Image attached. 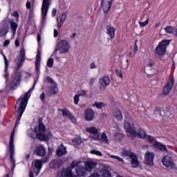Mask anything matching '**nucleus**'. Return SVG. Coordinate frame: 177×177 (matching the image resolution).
I'll return each instance as SVG.
<instances>
[{"label":"nucleus","mask_w":177,"mask_h":177,"mask_svg":"<svg viewBox=\"0 0 177 177\" xmlns=\"http://www.w3.org/2000/svg\"><path fill=\"white\" fill-rule=\"evenodd\" d=\"M37 85V81H35L33 86L30 88L28 92L23 94L19 100L17 101V104L15 105V111L18 113V117L17 118V122L15 124V127H17L20 122V120H21V117L26 110V107H27V104L28 103V99H30V93L34 91V87Z\"/></svg>","instance_id":"obj_1"},{"label":"nucleus","mask_w":177,"mask_h":177,"mask_svg":"<svg viewBox=\"0 0 177 177\" xmlns=\"http://www.w3.org/2000/svg\"><path fill=\"white\" fill-rule=\"evenodd\" d=\"M28 136L32 139H39V140H49L52 139V133H46V127L43 123H39L38 128L30 129L28 131Z\"/></svg>","instance_id":"obj_2"},{"label":"nucleus","mask_w":177,"mask_h":177,"mask_svg":"<svg viewBox=\"0 0 177 177\" xmlns=\"http://www.w3.org/2000/svg\"><path fill=\"white\" fill-rule=\"evenodd\" d=\"M124 130L128 138L133 139L134 138H141V139H146L147 135L145 131L141 129H136L133 124H131L127 120L124 121Z\"/></svg>","instance_id":"obj_3"},{"label":"nucleus","mask_w":177,"mask_h":177,"mask_svg":"<svg viewBox=\"0 0 177 177\" xmlns=\"http://www.w3.org/2000/svg\"><path fill=\"white\" fill-rule=\"evenodd\" d=\"M70 49H71L70 41L66 39H61L59 42L57 44L56 48L51 56H55L57 62H60V57L57 56V52H59V55H64L68 53Z\"/></svg>","instance_id":"obj_4"},{"label":"nucleus","mask_w":177,"mask_h":177,"mask_svg":"<svg viewBox=\"0 0 177 177\" xmlns=\"http://www.w3.org/2000/svg\"><path fill=\"white\" fill-rule=\"evenodd\" d=\"M9 26H10L11 31L13 36L16 35L17 30V24L13 21L3 20L0 26V37H6L9 32Z\"/></svg>","instance_id":"obj_5"},{"label":"nucleus","mask_w":177,"mask_h":177,"mask_svg":"<svg viewBox=\"0 0 177 177\" xmlns=\"http://www.w3.org/2000/svg\"><path fill=\"white\" fill-rule=\"evenodd\" d=\"M14 141H15V129L11 133L10 136V141H9V154H10V162L11 164V169L13 171L15 169V167H16V160H15V145H14Z\"/></svg>","instance_id":"obj_6"},{"label":"nucleus","mask_w":177,"mask_h":177,"mask_svg":"<svg viewBox=\"0 0 177 177\" xmlns=\"http://www.w3.org/2000/svg\"><path fill=\"white\" fill-rule=\"evenodd\" d=\"M111 167L109 165H101L100 167V171L95 170V171L91 174L88 177H111Z\"/></svg>","instance_id":"obj_7"},{"label":"nucleus","mask_w":177,"mask_h":177,"mask_svg":"<svg viewBox=\"0 0 177 177\" xmlns=\"http://www.w3.org/2000/svg\"><path fill=\"white\" fill-rule=\"evenodd\" d=\"M122 157H129L131 160V164L132 165V168H138L139 165V162L138 161V157L135 153H132L131 150L123 149L121 153Z\"/></svg>","instance_id":"obj_8"},{"label":"nucleus","mask_w":177,"mask_h":177,"mask_svg":"<svg viewBox=\"0 0 177 177\" xmlns=\"http://www.w3.org/2000/svg\"><path fill=\"white\" fill-rule=\"evenodd\" d=\"M170 42L171 41L168 39H165L159 42L158 45L156 48V52L157 55H158L159 56H163V55H165V52H167V46L169 45Z\"/></svg>","instance_id":"obj_9"},{"label":"nucleus","mask_w":177,"mask_h":177,"mask_svg":"<svg viewBox=\"0 0 177 177\" xmlns=\"http://www.w3.org/2000/svg\"><path fill=\"white\" fill-rule=\"evenodd\" d=\"M86 131L90 133L88 138L91 140H95L99 139V134L100 133V129L96 128L95 126L87 127Z\"/></svg>","instance_id":"obj_10"},{"label":"nucleus","mask_w":177,"mask_h":177,"mask_svg":"<svg viewBox=\"0 0 177 177\" xmlns=\"http://www.w3.org/2000/svg\"><path fill=\"white\" fill-rule=\"evenodd\" d=\"M49 161V158L48 156H46L41 160H35L33 161L35 164V167L36 169H34L33 173H35V176H38V174L41 171V169H42V164H45V162H48Z\"/></svg>","instance_id":"obj_11"},{"label":"nucleus","mask_w":177,"mask_h":177,"mask_svg":"<svg viewBox=\"0 0 177 177\" xmlns=\"http://www.w3.org/2000/svg\"><path fill=\"white\" fill-rule=\"evenodd\" d=\"M50 6V0H43L41 6V21L45 23L49 6Z\"/></svg>","instance_id":"obj_12"},{"label":"nucleus","mask_w":177,"mask_h":177,"mask_svg":"<svg viewBox=\"0 0 177 177\" xmlns=\"http://www.w3.org/2000/svg\"><path fill=\"white\" fill-rule=\"evenodd\" d=\"M68 161V158H64L62 159H55L50 162L49 167L52 169H57V168H60L63 165L64 162Z\"/></svg>","instance_id":"obj_13"},{"label":"nucleus","mask_w":177,"mask_h":177,"mask_svg":"<svg viewBox=\"0 0 177 177\" xmlns=\"http://www.w3.org/2000/svg\"><path fill=\"white\" fill-rule=\"evenodd\" d=\"M162 164L165 168H170V169H175V163L172 161V158L169 156H165L162 159Z\"/></svg>","instance_id":"obj_14"},{"label":"nucleus","mask_w":177,"mask_h":177,"mask_svg":"<svg viewBox=\"0 0 177 177\" xmlns=\"http://www.w3.org/2000/svg\"><path fill=\"white\" fill-rule=\"evenodd\" d=\"M20 80H21V72H18L15 73V75L12 77L11 82H10V88L11 89H14L15 87L17 86L19 84H20Z\"/></svg>","instance_id":"obj_15"},{"label":"nucleus","mask_w":177,"mask_h":177,"mask_svg":"<svg viewBox=\"0 0 177 177\" xmlns=\"http://www.w3.org/2000/svg\"><path fill=\"white\" fill-rule=\"evenodd\" d=\"M99 85L100 91H106V87L110 85V77L104 76L99 80Z\"/></svg>","instance_id":"obj_16"},{"label":"nucleus","mask_w":177,"mask_h":177,"mask_svg":"<svg viewBox=\"0 0 177 177\" xmlns=\"http://www.w3.org/2000/svg\"><path fill=\"white\" fill-rule=\"evenodd\" d=\"M174 80L172 79H169L166 85L163 87L162 95H167L169 94V92L172 91L174 88Z\"/></svg>","instance_id":"obj_17"},{"label":"nucleus","mask_w":177,"mask_h":177,"mask_svg":"<svg viewBox=\"0 0 177 177\" xmlns=\"http://www.w3.org/2000/svg\"><path fill=\"white\" fill-rule=\"evenodd\" d=\"M154 153L148 151L145 155V162L147 165L153 166L154 161Z\"/></svg>","instance_id":"obj_18"},{"label":"nucleus","mask_w":177,"mask_h":177,"mask_svg":"<svg viewBox=\"0 0 177 177\" xmlns=\"http://www.w3.org/2000/svg\"><path fill=\"white\" fill-rule=\"evenodd\" d=\"M58 111H61L63 117H66L71 121L73 124H77V118L74 117L66 109H58Z\"/></svg>","instance_id":"obj_19"},{"label":"nucleus","mask_w":177,"mask_h":177,"mask_svg":"<svg viewBox=\"0 0 177 177\" xmlns=\"http://www.w3.org/2000/svg\"><path fill=\"white\" fill-rule=\"evenodd\" d=\"M26 60V50L22 48L20 51V55L17 60V69L21 68L23 67V64H24V62Z\"/></svg>","instance_id":"obj_20"},{"label":"nucleus","mask_w":177,"mask_h":177,"mask_svg":"<svg viewBox=\"0 0 177 177\" xmlns=\"http://www.w3.org/2000/svg\"><path fill=\"white\" fill-rule=\"evenodd\" d=\"M35 154L39 157H44L46 156V148L42 145H39L35 147Z\"/></svg>","instance_id":"obj_21"},{"label":"nucleus","mask_w":177,"mask_h":177,"mask_svg":"<svg viewBox=\"0 0 177 177\" xmlns=\"http://www.w3.org/2000/svg\"><path fill=\"white\" fill-rule=\"evenodd\" d=\"M2 56L3 57L4 60V78L6 80V84H8L9 82V71H8V68H9V63L8 62V59L6 58V56L3 53H2Z\"/></svg>","instance_id":"obj_22"},{"label":"nucleus","mask_w":177,"mask_h":177,"mask_svg":"<svg viewBox=\"0 0 177 177\" xmlns=\"http://www.w3.org/2000/svg\"><path fill=\"white\" fill-rule=\"evenodd\" d=\"M97 165L96 162H93L92 160H87L84 162V168L87 172H92L94 168Z\"/></svg>","instance_id":"obj_23"},{"label":"nucleus","mask_w":177,"mask_h":177,"mask_svg":"<svg viewBox=\"0 0 177 177\" xmlns=\"http://www.w3.org/2000/svg\"><path fill=\"white\" fill-rule=\"evenodd\" d=\"M35 64V71L37 74H39V71L41 70V53L39 52V50H37Z\"/></svg>","instance_id":"obj_24"},{"label":"nucleus","mask_w":177,"mask_h":177,"mask_svg":"<svg viewBox=\"0 0 177 177\" xmlns=\"http://www.w3.org/2000/svg\"><path fill=\"white\" fill-rule=\"evenodd\" d=\"M96 142H102V143H104V145H109V138L107 137V134L106 132L100 133L98 134V139L94 140Z\"/></svg>","instance_id":"obj_25"},{"label":"nucleus","mask_w":177,"mask_h":177,"mask_svg":"<svg viewBox=\"0 0 177 177\" xmlns=\"http://www.w3.org/2000/svg\"><path fill=\"white\" fill-rule=\"evenodd\" d=\"M113 2L107 1L106 0H102V10L104 13H107L109 12L110 9L111 8V4Z\"/></svg>","instance_id":"obj_26"},{"label":"nucleus","mask_w":177,"mask_h":177,"mask_svg":"<svg viewBox=\"0 0 177 177\" xmlns=\"http://www.w3.org/2000/svg\"><path fill=\"white\" fill-rule=\"evenodd\" d=\"M95 118V111L91 109L85 111V120L86 121H92Z\"/></svg>","instance_id":"obj_27"},{"label":"nucleus","mask_w":177,"mask_h":177,"mask_svg":"<svg viewBox=\"0 0 177 177\" xmlns=\"http://www.w3.org/2000/svg\"><path fill=\"white\" fill-rule=\"evenodd\" d=\"M112 115L114 117V118H116V120H122L124 118L122 116V113L121 111L117 108L114 109L112 111Z\"/></svg>","instance_id":"obj_28"},{"label":"nucleus","mask_w":177,"mask_h":177,"mask_svg":"<svg viewBox=\"0 0 177 177\" xmlns=\"http://www.w3.org/2000/svg\"><path fill=\"white\" fill-rule=\"evenodd\" d=\"M86 172H88V171L84 166H78L76 168V174L77 176H85V175H86Z\"/></svg>","instance_id":"obj_29"},{"label":"nucleus","mask_w":177,"mask_h":177,"mask_svg":"<svg viewBox=\"0 0 177 177\" xmlns=\"http://www.w3.org/2000/svg\"><path fill=\"white\" fill-rule=\"evenodd\" d=\"M153 146V147H155V149L161 150V151H168V149H167V146H165V145H163L162 143L158 141H155Z\"/></svg>","instance_id":"obj_30"},{"label":"nucleus","mask_w":177,"mask_h":177,"mask_svg":"<svg viewBox=\"0 0 177 177\" xmlns=\"http://www.w3.org/2000/svg\"><path fill=\"white\" fill-rule=\"evenodd\" d=\"M106 34L111 38V39H114L115 37V28L110 26H106Z\"/></svg>","instance_id":"obj_31"},{"label":"nucleus","mask_w":177,"mask_h":177,"mask_svg":"<svg viewBox=\"0 0 177 177\" xmlns=\"http://www.w3.org/2000/svg\"><path fill=\"white\" fill-rule=\"evenodd\" d=\"M57 154L62 157V156H64V154H67V148H66L64 145H61L58 147L57 150Z\"/></svg>","instance_id":"obj_32"},{"label":"nucleus","mask_w":177,"mask_h":177,"mask_svg":"<svg viewBox=\"0 0 177 177\" xmlns=\"http://www.w3.org/2000/svg\"><path fill=\"white\" fill-rule=\"evenodd\" d=\"M49 92L50 95H55L59 92V88H57V84L53 83L50 85Z\"/></svg>","instance_id":"obj_33"},{"label":"nucleus","mask_w":177,"mask_h":177,"mask_svg":"<svg viewBox=\"0 0 177 177\" xmlns=\"http://www.w3.org/2000/svg\"><path fill=\"white\" fill-rule=\"evenodd\" d=\"M154 67H156L154 61L149 59L146 64V68H148V70H150V68H152L153 71H156V69L154 68Z\"/></svg>","instance_id":"obj_34"},{"label":"nucleus","mask_w":177,"mask_h":177,"mask_svg":"<svg viewBox=\"0 0 177 177\" xmlns=\"http://www.w3.org/2000/svg\"><path fill=\"white\" fill-rule=\"evenodd\" d=\"M86 95V92L85 91H82L79 95H76L74 97V103L75 104H77L80 102V96H85Z\"/></svg>","instance_id":"obj_35"},{"label":"nucleus","mask_w":177,"mask_h":177,"mask_svg":"<svg viewBox=\"0 0 177 177\" xmlns=\"http://www.w3.org/2000/svg\"><path fill=\"white\" fill-rule=\"evenodd\" d=\"M106 104L104 102H95L93 104V107H96V109H103L104 107H106Z\"/></svg>","instance_id":"obj_36"},{"label":"nucleus","mask_w":177,"mask_h":177,"mask_svg":"<svg viewBox=\"0 0 177 177\" xmlns=\"http://www.w3.org/2000/svg\"><path fill=\"white\" fill-rule=\"evenodd\" d=\"M72 143L74 146H78V145H81V143H82V138H81V137L75 138L72 140Z\"/></svg>","instance_id":"obj_37"},{"label":"nucleus","mask_w":177,"mask_h":177,"mask_svg":"<svg viewBox=\"0 0 177 177\" xmlns=\"http://www.w3.org/2000/svg\"><path fill=\"white\" fill-rule=\"evenodd\" d=\"M107 156H109V157H110V158H113V160H117V161H119L120 162H124V159H122V158H120L118 156L110 155V153H107Z\"/></svg>","instance_id":"obj_38"},{"label":"nucleus","mask_w":177,"mask_h":177,"mask_svg":"<svg viewBox=\"0 0 177 177\" xmlns=\"http://www.w3.org/2000/svg\"><path fill=\"white\" fill-rule=\"evenodd\" d=\"M81 162H82L81 160H73L71 164V167L73 169V168H75V167H78V165H80Z\"/></svg>","instance_id":"obj_39"},{"label":"nucleus","mask_w":177,"mask_h":177,"mask_svg":"<svg viewBox=\"0 0 177 177\" xmlns=\"http://www.w3.org/2000/svg\"><path fill=\"white\" fill-rule=\"evenodd\" d=\"M91 154H94L95 156H97L98 157H102L103 156V153L96 149L91 150Z\"/></svg>","instance_id":"obj_40"},{"label":"nucleus","mask_w":177,"mask_h":177,"mask_svg":"<svg viewBox=\"0 0 177 177\" xmlns=\"http://www.w3.org/2000/svg\"><path fill=\"white\" fill-rule=\"evenodd\" d=\"M165 32H167V34H172V32H174V27L167 26L165 28Z\"/></svg>","instance_id":"obj_41"},{"label":"nucleus","mask_w":177,"mask_h":177,"mask_svg":"<svg viewBox=\"0 0 177 177\" xmlns=\"http://www.w3.org/2000/svg\"><path fill=\"white\" fill-rule=\"evenodd\" d=\"M115 139L116 140H121L124 139V134L120 133H118L115 134Z\"/></svg>","instance_id":"obj_42"},{"label":"nucleus","mask_w":177,"mask_h":177,"mask_svg":"<svg viewBox=\"0 0 177 177\" xmlns=\"http://www.w3.org/2000/svg\"><path fill=\"white\" fill-rule=\"evenodd\" d=\"M146 138L148 139L149 142H150L151 143V145H154V143L156 142H157V140H156V139L153 136L147 135Z\"/></svg>","instance_id":"obj_43"},{"label":"nucleus","mask_w":177,"mask_h":177,"mask_svg":"<svg viewBox=\"0 0 177 177\" xmlns=\"http://www.w3.org/2000/svg\"><path fill=\"white\" fill-rule=\"evenodd\" d=\"M115 74H116L117 77H119V78H124V76L122 75V71H121L120 69H116Z\"/></svg>","instance_id":"obj_44"},{"label":"nucleus","mask_w":177,"mask_h":177,"mask_svg":"<svg viewBox=\"0 0 177 177\" xmlns=\"http://www.w3.org/2000/svg\"><path fill=\"white\" fill-rule=\"evenodd\" d=\"M149 18L144 22L140 21L139 24H140V27H146V26H147V24H149Z\"/></svg>","instance_id":"obj_45"},{"label":"nucleus","mask_w":177,"mask_h":177,"mask_svg":"<svg viewBox=\"0 0 177 177\" xmlns=\"http://www.w3.org/2000/svg\"><path fill=\"white\" fill-rule=\"evenodd\" d=\"M48 67H53V59L49 58L47 62Z\"/></svg>","instance_id":"obj_46"},{"label":"nucleus","mask_w":177,"mask_h":177,"mask_svg":"<svg viewBox=\"0 0 177 177\" xmlns=\"http://www.w3.org/2000/svg\"><path fill=\"white\" fill-rule=\"evenodd\" d=\"M46 80L47 81V82H49L50 84H51V85L56 83V82H55V80H53V79H52V77H50L49 76H48L46 78Z\"/></svg>","instance_id":"obj_47"},{"label":"nucleus","mask_w":177,"mask_h":177,"mask_svg":"<svg viewBox=\"0 0 177 177\" xmlns=\"http://www.w3.org/2000/svg\"><path fill=\"white\" fill-rule=\"evenodd\" d=\"M12 16H13V17L16 18L17 21H19V12H17V11H14L12 12Z\"/></svg>","instance_id":"obj_48"},{"label":"nucleus","mask_w":177,"mask_h":177,"mask_svg":"<svg viewBox=\"0 0 177 177\" xmlns=\"http://www.w3.org/2000/svg\"><path fill=\"white\" fill-rule=\"evenodd\" d=\"M66 19H67V15L66 14H62V16H61V19L60 21H66Z\"/></svg>","instance_id":"obj_49"},{"label":"nucleus","mask_w":177,"mask_h":177,"mask_svg":"<svg viewBox=\"0 0 177 177\" xmlns=\"http://www.w3.org/2000/svg\"><path fill=\"white\" fill-rule=\"evenodd\" d=\"M34 175H35V173H34V167H31L29 176L34 177Z\"/></svg>","instance_id":"obj_50"},{"label":"nucleus","mask_w":177,"mask_h":177,"mask_svg":"<svg viewBox=\"0 0 177 177\" xmlns=\"http://www.w3.org/2000/svg\"><path fill=\"white\" fill-rule=\"evenodd\" d=\"M138 40H136V43L134 44V48H133V51H135L136 53L138 52Z\"/></svg>","instance_id":"obj_51"},{"label":"nucleus","mask_w":177,"mask_h":177,"mask_svg":"<svg viewBox=\"0 0 177 177\" xmlns=\"http://www.w3.org/2000/svg\"><path fill=\"white\" fill-rule=\"evenodd\" d=\"M57 13V10L56 8H53L52 11V16L53 17H55Z\"/></svg>","instance_id":"obj_52"},{"label":"nucleus","mask_w":177,"mask_h":177,"mask_svg":"<svg viewBox=\"0 0 177 177\" xmlns=\"http://www.w3.org/2000/svg\"><path fill=\"white\" fill-rule=\"evenodd\" d=\"M15 46L16 48H19V46H20V41L19 40V38L16 39L15 40Z\"/></svg>","instance_id":"obj_53"},{"label":"nucleus","mask_w":177,"mask_h":177,"mask_svg":"<svg viewBox=\"0 0 177 177\" xmlns=\"http://www.w3.org/2000/svg\"><path fill=\"white\" fill-rule=\"evenodd\" d=\"M10 44V41L8 39H6L3 41V46H8Z\"/></svg>","instance_id":"obj_54"},{"label":"nucleus","mask_w":177,"mask_h":177,"mask_svg":"<svg viewBox=\"0 0 177 177\" xmlns=\"http://www.w3.org/2000/svg\"><path fill=\"white\" fill-rule=\"evenodd\" d=\"M136 55V52L135 51H131L129 53V57H133V56Z\"/></svg>","instance_id":"obj_55"},{"label":"nucleus","mask_w":177,"mask_h":177,"mask_svg":"<svg viewBox=\"0 0 177 177\" xmlns=\"http://www.w3.org/2000/svg\"><path fill=\"white\" fill-rule=\"evenodd\" d=\"M90 68H91L92 70L97 68L96 64H95V63H91L90 65Z\"/></svg>","instance_id":"obj_56"},{"label":"nucleus","mask_w":177,"mask_h":177,"mask_svg":"<svg viewBox=\"0 0 177 177\" xmlns=\"http://www.w3.org/2000/svg\"><path fill=\"white\" fill-rule=\"evenodd\" d=\"M64 23V21H60L59 23H58V25H57L58 28H62Z\"/></svg>","instance_id":"obj_57"},{"label":"nucleus","mask_w":177,"mask_h":177,"mask_svg":"<svg viewBox=\"0 0 177 177\" xmlns=\"http://www.w3.org/2000/svg\"><path fill=\"white\" fill-rule=\"evenodd\" d=\"M26 8L27 9H31V3L30 1H27L26 3Z\"/></svg>","instance_id":"obj_58"},{"label":"nucleus","mask_w":177,"mask_h":177,"mask_svg":"<svg viewBox=\"0 0 177 177\" xmlns=\"http://www.w3.org/2000/svg\"><path fill=\"white\" fill-rule=\"evenodd\" d=\"M40 100H41L42 101H44L45 100V93H42L41 95H40Z\"/></svg>","instance_id":"obj_59"},{"label":"nucleus","mask_w":177,"mask_h":177,"mask_svg":"<svg viewBox=\"0 0 177 177\" xmlns=\"http://www.w3.org/2000/svg\"><path fill=\"white\" fill-rule=\"evenodd\" d=\"M37 41L41 42V35L37 34Z\"/></svg>","instance_id":"obj_60"},{"label":"nucleus","mask_w":177,"mask_h":177,"mask_svg":"<svg viewBox=\"0 0 177 177\" xmlns=\"http://www.w3.org/2000/svg\"><path fill=\"white\" fill-rule=\"evenodd\" d=\"M58 35V32L56 30V29L54 30V37H56Z\"/></svg>","instance_id":"obj_61"},{"label":"nucleus","mask_w":177,"mask_h":177,"mask_svg":"<svg viewBox=\"0 0 177 177\" xmlns=\"http://www.w3.org/2000/svg\"><path fill=\"white\" fill-rule=\"evenodd\" d=\"M93 82H95V79H94V78H91V79L90 80V84H93Z\"/></svg>","instance_id":"obj_62"},{"label":"nucleus","mask_w":177,"mask_h":177,"mask_svg":"<svg viewBox=\"0 0 177 177\" xmlns=\"http://www.w3.org/2000/svg\"><path fill=\"white\" fill-rule=\"evenodd\" d=\"M76 35H77L76 33H73V34L71 36V38L74 39V38H75Z\"/></svg>","instance_id":"obj_63"},{"label":"nucleus","mask_w":177,"mask_h":177,"mask_svg":"<svg viewBox=\"0 0 177 177\" xmlns=\"http://www.w3.org/2000/svg\"><path fill=\"white\" fill-rule=\"evenodd\" d=\"M160 23H158V24H156L155 25V27H156V28H158V27H160Z\"/></svg>","instance_id":"obj_64"}]
</instances>
